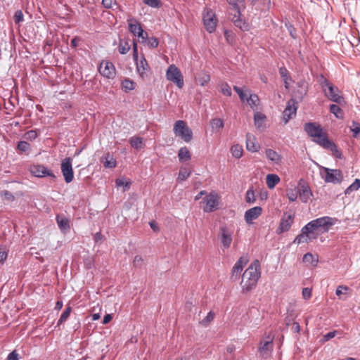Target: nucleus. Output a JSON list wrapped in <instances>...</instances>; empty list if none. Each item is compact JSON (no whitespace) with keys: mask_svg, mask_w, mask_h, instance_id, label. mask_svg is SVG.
I'll return each mask as SVG.
<instances>
[{"mask_svg":"<svg viewBox=\"0 0 360 360\" xmlns=\"http://www.w3.org/2000/svg\"><path fill=\"white\" fill-rule=\"evenodd\" d=\"M174 131L176 136H180L186 143L190 142L193 138L192 130L183 120H178L175 122Z\"/></svg>","mask_w":360,"mask_h":360,"instance_id":"obj_6","label":"nucleus"},{"mask_svg":"<svg viewBox=\"0 0 360 360\" xmlns=\"http://www.w3.org/2000/svg\"><path fill=\"white\" fill-rule=\"evenodd\" d=\"M139 55H138V48L137 43L134 41H133V58L135 61L138 60Z\"/></svg>","mask_w":360,"mask_h":360,"instance_id":"obj_61","label":"nucleus"},{"mask_svg":"<svg viewBox=\"0 0 360 360\" xmlns=\"http://www.w3.org/2000/svg\"><path fill=\"white\" fill-rule=\"evenodd\" d=\"M317 238V234H313L311 231L307 229H305V226H303L301 229V233L297 235L295 238L293 243L300 244V243H308L313 239H316Z\"/></svg>","mask_w":360,"mask_h":360,"instance_id":"obj_18","label":"nucleus"},{"mask_svg":"<svg viewBox=\"0 0 360 360\" xmlns=\"http://www.w3.org/2000/svg\"><path fill=\"white\" fill-rule=\"evenodd\" d=\"M214 316V313L212 311H210L208 312L205 318L200 321V323L203 326H207L213 321Z\"/></svg>","mask_w":360,"mask_h":360,"instance_id":"obj_39","label":"nucleus"},{"mask_svg":"<svg viewBox=\"0 0 360 360\" xmlns=\"http://www.w3.org/2000/svg\"><path fill=\"white\" fill-rule=\"evenodd\" d=\"M7 360H19V354L14 350L8 354Z\"/></svg>","mask_w":360,"mask_h":360,"instance_id":"obj_62","label":"nucleus"},{"mask_svg":"<svg viewBox=\"0 0 360 360\" xmlns=\"http://www.w3.org/2000/svg\"><path fill=\"white\" fill-rule=\"evenodd\" d=\"M210 126L213 131L219 132L224 126V121L221 118H213L210 120Z\"/></svg>","mask_w":360,"mask_h":360,"instance_id":"obj_30","label":"nucleus"},{"mask_svg":"<svg viewBox=\"0 0 360 360\" xmlns=\"http://www.w3.org/2000/svg\"><path fill=\"white\" fill-rule=\"evenodd\" d=\"M349 290V288L346 285H339L336 290H335V294L337 296H338L340 299L342 298L341 297V295H344V294H346V292Z\"/></svg>","mask_w":360,"mask_h":360,"instance_id":"obj_53","label":"nucleus"},{"mask_svg":"<svg viewBox=\"0 0 360 360\" xmlns=\"http://www.w3.org/2000/svg\"><path fill=\"white\" fill-rule=\"evenodd\" d=\"M198 80L200 86H205L210 82V76L208 74L204 73Z\"/></svg>","mask_w":360,"mask_h":360,"instance_id":"obj_55","label":"nucleus"},{"mask_svg":"<svg viewBox=\"0 0 360 360\" xmlns=\"http://www.w3.org/2000/svg\"><path fill=\"white\" fill-rule=\"evenodd\" d=\"M304 82H299L298 86L302 88V90L300 91H297L296 92V96L300 100H302L303 98V97L307 94V87L304 86Z\"/></svg>","mask_w":360,"mask_h":360,"instance_id":"obj_45","label":"nucleus"},{"mask_svg":"<svg viewBox=\"0 0 360 360\" xmlns=\"http://www.w3.org/2000/svg\"><path fill=\"white\" fill-rule=\"evenodd\" d=\"M150 48L154 49L158 46L159 41L156 37H150L148 39L147 42Z\"/></svg>","mask_w":360,"mask_h":360,"instance_id":"obj_57","label":"nucleus"},{"mask_svg":"<svg viewBox=\"0 0 360 360\" xmlns=\"http://www.w3.org/2000/svg\"><path fill=\"white\" fill-rule=\"evenodd\" d=\"M266 117L261 112H256L254 115L255 125L257 128L259 129L263 127V123Z\"/></svg>","mask_w":360,"mask_h":360,"instance_id":"obj_37","label":"nucleus"},{"mask_svg":"<svg viewBox=\"0 0 360 360\" xmlns=\"http://www.w3.org/2000/svg\"><path fill=\"white\" fill-rule=\"evenodd\" d=\"M203 22L206 30L212 33L217 27V19L212 11H207L203 15Z\"/></svg>","mask_w":360,"mask_h":360,"instance_id":"obj_12","label":"nucleus"},{"mask_svg":"<svg viewBox=\"0 0 360 360\" xmlns=\"http://www.w3.org/2000/svg\"><path fill=\"white\" fill-rule=\"evenodd\" d=\"M303 262L312 266H316L319 262L318 257H315L311 253L307 252L303 256Z\"/></svg>","mask_w":360,"mask_h":360,"instance_id":"obj_34","label":"nucleus"},{"mask_svg":"<svg viewBox=\"0 0 360 360\" xmlns=\"http://www.w3.org/2000/svg\"><path fill=\"white\" fill-rule=\"evenodd\" d=\"M293 214L284 213L281 219L279 226L276 231L277 233H281L289 231L293 223Z\"/></svg>","mask_w":360,"mask_h":360,"instance_id":"obj_19","label":"nucleus"},{"mask_svg":"<svg viewBox=\"0 0 360 360\" xmlns=\"http://www.w3.org/2000/svg\"><path fill=\"white\" fill-rule=\"evenodd\" d=\"M135 85V82L129 79H124L122 82V89L125 91H129L134 89Z\"/></svg>","mask_w":360,"mask_h":360,"instance_id":"obj_38","label":"nucleus"},{"mask_svg":"<svg viewBox=\"0 0 360 360\" xmlns=\"http://www.w3.org/2000/svg\"><path fill=\"white\" fill-rule=\"evenodd\" d=\"M356 184H357L356 183V181L354 180V181L345 189V195H349L352 191L358 190L359 189V186H356Z\"/></svg>","mask_w":360,"mask_h":360,"instance_id":"obj_56","label":"nucleus"},{"mask_svg":"<svg viewBox=\"0 0 360 360\" xmlns=\"http://www.w3.org/2000/svg\"><path fill=\"white\" fill-rule=\"evenodd\" d=\"M233 231L226 224H223L219 227L217 236L224 249H228L231 247L233 241Z\"/></svg>","mask_w":360,"mask_h":360,"instance_id":"obj_9","label":"nucleus"},{"mask_svg":"<svg viewBox=\"0 0 360 360\" xmlns=\"http://www.w3.org/2000/svg\"><path fill=\"white\" fill-rule=\"evenodd\" d=\"M302 296L305 300H309L311 296V290L309 288H304L302 289Z\"/></svg>","mask_w":360,"mask_h":360,"instance_id":"obj_60","label":"nucleus"},{"mask_svg":"<svg viewBox=\"0 0 360 360\" xmlns=\"http://www.w3.org/2000/svg\"><path fill=\"white\" fill-rule=\"evenodd\" d=\"M203 202L205 203L203 207L204 212H212L217 208L218 195L215 193L212 192L205 197Z\"/></svg>","mask_w":360,"mask_h":360,"instance_id":"obj_14","label":"nucleus"},{"mask_svg":"<svg viewBox=\"0 0 360 360\" xmlns=\"http://www.w3.org/2000/svg\"><path fill=\"white\" fill-rule=\"evenodd\" d=\"M136 69L139 75L144 78L147 76V71L149 70L150 68L148 64L146 59L143 56L139 61H136Z\"/></svg>","mask_w":360,"mask_h":360,"instance_id":"obj_23","label":"nucleus"},{"mask_svg":"<svg viewBox=\"0 0 360 360\" xmlns=\"http://www.w3.org/2000/svg\"><path fill=\"white\" fill-rule=\"evenodd\" d=\"M13 20L15 24H20L24 21V15L21 10H18L15 12Z\"/></svg>","mask_w":360,"mask_h":360,"instance_id":"obj_43","label":"nucleus"},{"mask_svg":"<svg viewBox=\"0 0 360 360\" xmlns=\"http://www.w3.org/2000/svg\"><path fill=\"white\" fill-rule=\"evenodd\" d=\"M245 100L248 101L249 105L252 108L257 105V103L259 101V98L257 95L251 94L248 98L246 97Z\"/></svg>","mask_w":360,"mask_h":360,"instance_id":"obj_47","label":"nucleus"},{"mask_svg":"<svg viewBox=\"0 0 360 360\" xmlns=\"http://www.w3.org/2000/svg\"><path fill=\"white\" fill-rule=\"evenodd\" d=\"M304 129L317 144L322 147L332 146L330 141L328 139L326 134L323 131L320 124L315 122H307L304 124Z\"/></svg>","mask_w":360,"mask_h":360,"instance_id":"obj_4","label":"nucleus"},{"mask_svg":"<svg viewBox=\"0 0 360 360\" xmlns=\"http://www.w3.org/2000/svg\"><path fill=\"white\" fill-rule=\"evenodd\" d=\"M221 92L226 96H231V89L227 83H223L221 84Z\"/></svg>","mask_w":360,"mask_h":360,"instance_id":"obj_48","label":"nucleus"},{"mask_svg":"<svg viewBox=\"0 0 360 360\" xmlns=\"http://www.w3.org/2000/svg\"><path fill=\"white\" fill-rule=\"evenodd\" d=\"M102 162L105 168H114L116 167V161L110 153L102 158Z\"/></svg>","mask_w":360,"mask_h":360,"instance_id":"obj_31","label":"nucleus"},{"mask_svg":"<svg viewBox=\"0 0 360 360\" xmlns=\"http://www.w3.org/2000/svg\"><path fill=\"white\" fill-rule=\"evenodd\" d=\"M330 144L332 146H330L329 147H323V148H326V149H330L337 158H340L341 155H342L341 152L338 149V147L333 142L330 141Z\"/></svg>","mask_w":360,"mask_h":360,"instance_id":"obj_50","label":"nucleus"},{"mask_svg":"<svg viewBox=\"0 0 360 360\" xmlns=\"http://www.w3.org/2000/svg\"><path fill=\"white\" fill-rule=\"evenodd\" d=\"M261 276L259 260L253 261L242 276L240 286L243 292H248L254 289Z\"/></svg>","mask_w":360,"mask_h":360,"instance_id":"obj_1","label":"nucleus"},{"mask_svg":"<svg viewBox=\"0 0 360 360\" xmlns=\"http://www.w3.org/2000/svg\"><path fill=\"white\" fill-rule=\"evenodd\" d=\"M336 219L330 217H322L311 220L305 225V229H309L313 234L328 232L329 229L335 224Z\"/></svg>","mask_w":360,"mask_h":360,"instance_id":"obj_5","label":"nucleus"},{"mask_svg":"<svg viewBox=\"0 0 360 360\" xmlns=\"http://www.w3.org/2000/svg\"><path fill=\"white\" fill-rule=\"evenodd\" d=\"M265 153L266 158L274 163L278 164L281 160V155L272 149H266Z\"/></svg>","mask_w":360,"mask_h":360,"instance_id":"obj_28","label":"nucleus"},{"mask_svg":"<svg viewBox=\"0 0 360 360\" xmlns=\"http://www.w3.org/2000/svg\"><path fill=\"white\" fill-rule=\"evenodd\" d=\"M246 202L248 203H254L255 202V192L252 188L248 190L245 196Z\"/></svg>","mask_w":360,"mask_h":360,"instance_id":"obj_46","label":"nucleus"},{"mask_svg":"<svg viewBox=\"0 0 360 360\" xmlns=\"http://www.w3.org/2000/svg\"><path fill=\"white\" fill-rule=\"evenodd\" d=\"M70 312H71V307H67L64 310V311L62 313V314L58 321V325H60V324L63 323V322H65L70 316Z\"/></svg>","mask_w":360,"mask_h":360,"instance_id":"obj_42","label":"nucleus"},{"mask_svg":"<svg viewBox=\"0 0 360 360\" xmlns=\"http://www.w3.org/2000/svg\"><path fill=\"white\" fill-rule=\"evenodd\" d=\"M335 333H336V331H330V332L327 333L323 336L324 340L328 341L329 340L332 339L333 338H334L335 336Z\"/></svg>","mask_w":360,"mask_h":360,"instance_id":"obj_63","label":"nucleus"},{"mask_svg":"<svg viewBox=\"0 0 360 360\" xmlns=\"http://www.w3.org/2000/svg\"><path fill=\"white\" fill-rule=\"evenodd\" d=\"M166 77L169 81L174 83L178 88L181 89L184 86L183 75L175 65H171L168 67Z\"/></svg>","mask_w":360,"mask_h":360,"instance_id":"obj_7","label":"nucleus"},{"mask_svg":"<svg viewBox=\"0 0 360 360\" xmlns=\"http://www.w3.org/2000/svg\"><path fill=\"white\" fill-rule=\"evenodd\" d=\"M178 157L180 162H184L190 160L191 158V155L186 147H182L179 150Z\"/></svg>","mask_w":360,"mask_h":360,"instance_id":"obj_32","label":"nucleus"},{"mask_svg":"<svg viewBox=\"0 0 360 360\" xmlns=\"http://www.w3.org/2000/svg\"><path fill=\"white\" fill-rule=\"evenodd\" d=\"M17 150L19 153L28 154L31 150L30 144L25 141H20L18 143Z\"/></svg>","mask_w":360,"mask_h":360,"instance_id":"obj_33","label":"nucleus"},{"mask_svg":"<svg viewBox=\"0 0 360 360\" xmlns=\"http://www.w3.org/2000/svg\"><path fill=\"white\" fill-rule=\"evenodd\" d=\"M262 213L261 207L256 206L248 210L245 212V220L247 224H251L253 220L257 219Z\"/></svg>","mask_w":360,"mask_h":360,"instance_id":"obj_20","label":"nucleus"},{"mask_svg":"<svg viewBox=\"0 0 360 360\" xmlns=\"http://www.w3.org/2000/svg\"><path fill=\"white\" fill-rule=\"evenodd\" d=\"M246 148L248 150L254 153L259 148V145L256 142V139L252 134H246Z\"/></svg>","mask_w":360,"mask_h":360,"instance_id":"obj_24","label":"nucleus"},{"mask_svg":"<svg viewBox=\"0 0 360 360\" xmlns=\"http://www.w3.org/2000/svg\"><path fill=\"white\" fill-rule=\"evenodd\" d=\"M30 171L33 176L39 178L45 176H50L52 178L56 177L51 169H49L45 166L41 165H34L31 166Z\"/></svg>","mask_w":360,"mask_h":360,"instance_id":"obj_15","label":"nucleus"},{"mask_svg":"<svg viewBox=\"0 0 360 360\" xmlns=\"http://www.w3.org/2000/svg\"><path fill=\"white\" fill-rule=\"evenodd\" d=\"M273 341L274 336L268 335L266 340L260 342L258 352L261 357L266 359L271 354L274 347Z\"/></svg>","mask_w":360,"mask_h":360,"instance_id":"obj_10","label":"nucleus"},{"mask_svg":"<svg viewBox=\"0 0 360 360\" xmlns=\"http://www.w3.org/2000/svg\"><path fill=\"white\" fill-rule=\"evenodd\" d=\"M298 194L300 200L303 202H307L312 196V192L311 191V188L306 184H299Z\"/></svg>","mask_w":360,"mask_h":360,"instance_id":"obj_22","label":"nucleus"},{"mask_svg":"<svg viewBox=\"0 0 360 360\" xmlns=\"http://www.w3.org/2000/svg\"><path fill=\"white\" fill-rule=\"evenodd\" d=\"M102 4L106 8H112L116 4L115 0H102Z\"/></svg>","mask_w":360,"mask_h":360,"instance_id":"obj_59","label":"nucleus"},{"mask_svg":"<svg viewBox=\"0 0 360 360\" xmlns=\"http://www.w3.org/2000/svg\"><path fill=\"white\" fill-rule=\"evenodd\" d=\"M231 153L233 157L238 159L242 157L243 149L242 146L239 144H235L231 148Z\"/></svg>","mask_w":360,"mask_h":360,"instance_id":"obj_36","label":"nucleus"},{"mask_svg":"<svg viewBox=\"0 0 360 360\" xmlns=\"http://www.w3.org/2000/svg\"><path fill=\"white\" fill-rule=\"evenodd\" d=\"M37 136L38 134L36 130H30L27 131L24 135L25 139L29 141H33L36 139Z\"/></svg>","mask_w":360,"mask_h":360,"instance_id":"obj_49","label":"nucleus"},{"mask_svg":"<svg viewBox=\"0 0 360 360\" xmlns=\"http://www.w3.org/2000/svg\"><path fill=\"white\" fill-rule=\"evenodd\" d=\"M7 257V252L6 250L0 248V263H4Z\"/></svg>","mask_w":360,"mask_h":360,"instance_id":"obj_64","label":"nucleus"},{"mask_svg":"<svg viewBox=\"0 0 360 360\" xmlns=\"http://www.w3.org/2000/svg\"><path fill=\"white\" fill-rule=\"evenodd\" d=\"M341 105L338 104H331L329 106L330 112L333 114L334 116L340 120L344 119V112L340 108Z\"/></svg>","mask_w":360,"mask_h":360,"instance_id":"obj_27","label":"nucleus"},{"mask_svg":"<svg viewBox=\"0 0 360 360\" xmlns=\"http://www.w3.org/2000/svg\"><path fill=\"white\" fill-rule=\"evenodd\" d=\"M351 131L353 132V136L356 137L360 132V124L357 122L353 121L351 127Z\"/></svg>","mask_w":360,"mask_h":360,"instance_id":"obj_52","label":"nucleus"},{"mask_svg":"<svg viewBox=\"0 0 360 360\" xmlns=\"http://www.w3.org/2000/svg\"><path fill=\"white\" fill-rule=\"evenodd\" d=\"M60 168L65 181L68 184L72 182L74 179L72 159L70 158H66L63 160Z\"/></svg>","mask_w":360,"mask_h":360,"instance_id":"obj_11","label":"nucleus"},{"mask_svg":"<svg viewBox=\"0 0 360 360\" xmlns=\"http://www.w3.org/2000/svg\"><path fill=\"white\" fill-rule=\"evenodd\" d=\"M248 262V259L245 257H241L238 259V260L235 263L233 269H232V275L231 278L233 280H237L240 278V273Z\"/></svg>","mask_w":360,"mask_h":360,"instance_id":"obj_21","label":"nucleus"},{"mask_svg":"<svg viewBox=\"0 0 360 360\" xmlns=\"http://www.w3.org/2000/svg\"><path fill=\"white\" fill-rule=\"evenodd\" d=\"M56 219L58 227L62 231L65 232L70 229L69 219L65 216L58 214Z\"/></svg>","mask_w":360,"mask_h":360,"instance_id":"obj_25","label":"nucleus"},{"mask_svg":"<svg viewBox=\"0 0 360 360\" xmlns=\"http://www.w3.org/2000/svg\"><path fill=\"white\" fill-rule=\"evenodd\" d=\"M297 109V102L294 99L288 101L286 108L283 112V121L287 124L293 115H296Z\"/></svg>","mask_w":360,"mask_h":360,"instance_id":"obj_16","label":"nucleus"},{"mask_svg":"<svg viewBox=\"0 0 360 360\" xmlns=\"http://www.w3.org/2000/svg\"><path fill=\"white\" fill-rule=\"evenodd\" d=\"M322 178L326 183L339 184L342 181L343 176L340 169H333L323 167L321 172Z\"/></svg>","mask_w":360,"mask_h":360,"instance_id":"obj_8","label":"nucleus"},{"mask_svg":"<svg viewBox=\"0 0 360 360\" xmlns=\"http://www.w3.org/2000/svg\"><path fill=\"white\" fill-rule=\"evenodd\" d=\"M279 73H280L281 77L284 80L285 88H288V81L290 79V77L288 76V70L285 67H281L279 68Z\"/></svg>","mask_w":360,"mask_h":360,"instance_id":"obj_40","label":"nucleus"},{"mask_svg":"<svg viewBox=\"0 0 360 360\" xmlns=\"http://www.w3.org/2000/svg\"><path fill=\"white\" fill-rule=\"evenodd\" d=\"M144 263L143 258L141 255H136L134 257V261H133V265L135 267L141 268Z\"/></svg>","mask_w":360,"mask_h":360,"instance_id":"obj_54","label":"nucleus"},{"mask_svg":"<svg viewBox=\"0 0 360 360\" xmlns=\"http://www.w3.org/2000/svg\"><path fill=\"white\" fill-rule=\"evenodd\" d=\"M191 174V170L188 167L184 166L179 169L177 180L179 181H185Z\"/></svg>","mask_w":360,"mask_h":360,"instance_id":"obj_35","label":"nucleus"},{"mask_svg":"<svg viewBox=\"0 0 360 360\" xmlns=\"http://www.w3.org/2000/svg\"><path fill=\"white\" fill-rule=\"evenodd\" d=\"M319 82L326 97L341 106L346 105V101L345 98L340 94V91L337 86H334L328 79L324 77L323 75H320Z\"/></svg>","mask_w":360,"mask_h":360,"instance_id":"obj_2","label":"nucleus"},{"mask_svg":"<svg viewBox=\"0 0 360 360\" xmlns=\"http://www.w3.org/2000/svg\"><path fill=\"white\" fill-rule=\"evenodd\" d=\"M287 197L290 202H294L297 198L298 191L290 189L287 191Z\"/></svg>","mask_w":360,"mask_h":360,"instance_id":"obj_51","label":"nucleus"},{"mask_svg":"<svg viewBox=\"0 0 360 360\" xmlns=\"http://www.w3.org/2000/svg\"><path fill=\"white\" fill-rule=\"evenodd\" d=\"M131 146L136 148L139 149L141 148L142 139L140 137H131L129 140Z\"/></svg>","mask_w":360,"mask_h":360,"instance_id":"obj_41","label":"nucleus"},{"mask_svg":"<svg viewBox=\"0 0 360 360\" xmlns=\"http://www.w3.org/2000/svg\"><path fill=\"white\" fill-rule=\"evenodd\" d=\"M131 49L129 44V39H120L118 46V51L120 54L124 55L128 53Z\"/></svg>","mask_w":360,"mask_h":360,"instance_id":"obj_26","label":"nucleus"},{"mask_svg":"<svg viewBox=\"0 0 360 360\" xmlns=\"http://www.w3.org/2000/svg\"><path fill=\"white\" fill-rule=\"evenodd\" d=\"M279 181L280 178L278 175L274 174H269L266 175V182L269 188H274Z\"/></svg>","mask_w":360,"mask_h":360,"instance_id":"obj_29","label":"nucleus"},{"mask_svg":"<svg viewBox=\"0 0 360 360\" xmlns=\"http://www.w3.org/2000/svg\"><path fill=\"white\" fill-rule=\"evenodd\" d=\"M100 74L108 79H113L115 77V68L110 61H102L98 68Z\"/></svg>","mask_w":360,"mask_h":360,"instance_id":"obj_13","label":"nucleus"},{"mask_svg":"<svg viewBox=\"0 0 360 360\" xmlns=\"http://www.w3.org/2000/svg\"><path fill=\"white\" fill-rule=\"evenodd\" d=\"M127 21L129 25V30L131 33H132L135 36L141 37L143 39H145L148 37V34H144V31L142 29L140 23H139L135 18H131L128 19Z\"/></svg>","mask_w":360,"mask_h":360,"instance_id":"obj_17","label":"nucleus"},{"mask_svg":"<svg viewBox=\"0 0 360 360\" xmlns=\"http://www.w3.org/2000/svg\"><path fill=\"white\" fill-rule=\"evenodd\" d=\"M233 90L238 94L241 101H245L246 95L243 92V89L237 86H233Z\"/></svg>","mask_w":360,"mask_h":360,"instance_id":"obj_58","label":"nucleus"},{"mask_svg":"<svg viewBox=\"0 0 360 360\" xmlns=\"http://www.w3.org/2000/svg\"><path fill=\"white\" fill-rule=\"evenodd\" d=\"M234 13H230V18L234 25L242 31H247L249 25L241 18V12L245 8V0H226Z\"/></svg>","mask_w":360,"mask_h":360,"instance_id":"obj_3","label":"nucleus"},{"mask_svg":"<svg viewBox=\"0 0 360 360\" xmlns=\"http://www.w3.org/2000/svg\"><path fill=\"white\" fill-rule=\"evenodd\" d=\"M143 2L152 8H160L162 5L160 0H143Z\"/></svg>","mask_w":360,"mask_h":360,"instance_id":"obj_44","label":"nucleus"}]
</instances>
